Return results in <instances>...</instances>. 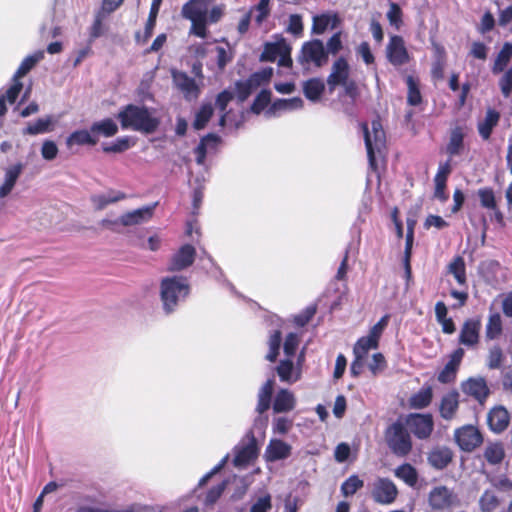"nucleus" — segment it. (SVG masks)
<instances>
[{
    "label": "nucleus",
    "instance_id": "13d9d810",
    "mask_svg": "<svg viewBox=\"0 0 512 512\" xmlns=\"http://www.w3.org/2000/svg\"><path fill=\"white\" fill-rule=\"evenodd\" d=\"M332 20H336V16L331 17L327 14H322L320 16H315L313 18V26L312 31L315 34H322L329 26Z\"/></svg>",
    "mask_w": 512,
    "mask_h": 512
},
{
    "label": "nucleus",
    "instance_id": "72a5a7b5",
    "mask_svg": "<svg viewBox=\"0 0 512 512\" xmlns=\"http://www.w3.org/2000/svg\"><path fill=\"white\" fill-rule=\"evenodd\" d=\"M160 9V5L151 4L148 20L145 24L143 33H136V41L139 44H144L152 36L156 24V18Z\"/></svg>",
    "mask_w": 512,
    "mask_h": 512
},
{
    "label": "nucleus",
    "instance_id": "393cba45",
    "mask_svg": "<svg viewBox=\"0 0 512 512\" xmlns=\"http://www.w3.org/2000/svg\"><path fill=\"white\" fill-rule=\"evenodd\" d=\"M24 166L21 163L15 164L5 171L4 183L0 186V197L5 198L14 188Z\"/></svg>",
    "mask_w": 512,
    "mask_h": 512
},
{
    "label": "nucleus",
    "instance_id": "c756f323",
    "mask_svg": "<svg viewBox=\"0 0 512 512\" xmlns=\"http://www.w3.org/2000/svg\"><path fill=\"white\" fill-rule=\"evenodd\" d=\"M303 100L300 97H293L290 99H277L272 103L267 114L275 115L277 112H290L299 110L303 107Z\"/></svg>",
    "mask_w": 512,
    "mask_h": 512
},
{
    "label": "nucleus",
    "instance_id": "09e8293b",
    "mask_svg": "<svg viewBox=\"0 0 512 512\" xmlns=\"http://www.w3.org/2000/svg\"><path fill=\"white\" fill-rule=\"evenodd\" d=\"M406 83L408 87L407 102L411 106H417L422 101V96L419 90L418 82L409 75L406 77Z\"/></svg>",
    "mask_w": 512,
    "mask_h": 512
},
{
    "label": "nucleus",
    "instance_id": "f704fd0d",
    "mask_svg": "<svg viewBox=\"0 0 512 512\" xmlns=\"http://www.w3.org/2000/svg\"><path fill=\"white\" fill-rule=\"evenodd\" d=\"M324 89V81L320 78H311L303 83V92L305 97L313 102L319 100Z\"/></svg>",
    "mask_w": 512,
    "mask_h": 512
},
{
    "label": "nucleus",
    "instance_id": "ddd939ff",
    "mask_svg": "<svg viewBox=\"0 0 512 512\" xmlns=\"http://www.w3.org/2000/svg\"><path fill=\"white\" fill-rule=\"evenodd\" d=\"M304 360V353L298 357L297 365H294L291 358L283 359L276 367V372L282 382L293 384L300 380L302 375L301 363Z\"/></svg>",
    "mask_w": 512,
    "mask_h": 512
},
{
    "label": "nucleus",
    "instance_id": "5701e85b",
    "mask_svg": "<svg viewBox=\"0 0 512 512\" xmlns=\"http://www.w3.org/2000/svg\"><path fill=\"white\" fill-rule=\"evenodd\" d=\"M459 407V393L456 390H452L445 394L440 402L439 412L442 418L445 420H451Z\"/></svg>",
    "mask_w": 512,
    "mask_h": 512
},
{
    "label": "nucleus",
    "instance_id": "864d4df0",
    "mask_svg": "<svg viewBox=\"0 0 512 512\" xmlns=\"http://www.w3.org/2000/svg\"><path fill=\"white\" fill-rule=\"evenodd\" d=\"M281 332L279 330H275L269 338L268 345H269V352L266 355V359L270 362H274L277 359V356L279 354V349L281 345Z\"/></svg>",
    "mask_w": 512,
    "mask_h": 512
},
{
    "label": "nucleus",
    "instance_id": "9d476101",
    "mask_svg": "<svg viewBox=\"0 0 512 512\" xmlns=\"http://www.w3.org/2000/svg\"><path fill=\"white\" fill-rule=\"evenodd\" d=\"M171 76L174 86L183 94L185 100L193 101L199 97L201 90L194 78L178 70H172Z\"/></svg>",
    "mask_w": 512,
    "mask_h": 512
},
{
    "label": "nucleus",
    "instance_id": "603ef678",
    "mask_svg": "<svg viewBox=\"0 0 512 512\" xmlns=\"http://www.w3.org/2000/svg\"><path fill=\"white\" fill-rule=\"evenodd\" d=\"M364 485V482L357 476L351 475L341 485V492L345 497L354 495Z\"/></svg>",
    "mask_w": 512,
    "mask_h": 512
},
{
    "label": "nucleus",
    "instance_id": "9b49d317",
    "mask_svg": "<svg viewBox=\"0 0 512 512\" xmlns=\"http://www.w3.org/2000/svg\"><path fill=\"white\" fill-rule=\"evenodd\" d=\"M455 441L461 450L471 452L481 445L483 437L473 425H465L455 431Z\"/></svg>",
    "mask_w": 512,
    "mask_h": 512
},
{
    "label": "nucleus",
    "instance_id": "37998d69",
    "mask_svg": "<svg viewBox=\"0 0 512 512\" xmlns=\"http://www.w3.org/2000/svg\"><path fill=\"white\" fill-rule=\"evenodd\" d=\"M432 397L433 392L431 387L421 389L419 392L411 396L410 406L415 409H423L431 403Z\"/></svg>",
    "mask_w": 512,
    "mask_h": 512
},
{
    "label": "nucleus",
    "instance_id": "1a4fd4ad",
    "mask_svg": "<svg viewBox=\"0 0 512 512\" xmlns=\"http://www.w3.org/2000/svg\"><path fill=\"white\" fill-rule=\"evenodd\" d=\"M458 502L457 495L448 487L440 485L434 487L428 494V504L431 509L439 511L450 509Z\"/></svg>",
    "mask_w": 512,
    "mask_h": 512
},
{
    "label": "nucleus",
    "instance_id": "ea45409f",
    "mask_svg": "<svg viewBox=\"0 0 512 512\" xmlns=\"http://www.w3.org/2000/svg\"><path fill=\"white\" fill-rule=\"evenodd\" d=\"M219 141V137L215 134L209 133L204 136L198 146L195 148L194 153L196 155V162L199 165H203L206 159L207 148L210 145H215Z\"/></svg>",
    "mask_w": 512,
    "mask_h": 512
},
{
    "label": "nucleus",
    "instance_id": "bf43d9fd",
    "mask_svg": "<svg viewBox=\"0 0 512 512\" xmlns=\"http://www.w3.org/2000/svg\"><path fill=\"white\" fill-rule=\"evenodd\" d=\"M131 146L128 136L117 138L111 145L104 146L103 151L107 153H120L127 150Z\"/></svg>",
    "mask_w": 512,
    "mask_h": 512
},
{
    "label": "nucleus",
    "instance_id": "0eeeda50",
    "mask_svg": "<svg viewBox=\"0 0 512 512\" xmlns=\"http://www.w3.org/2000/svg\"><path fill=\"white\" fill-rule=\"evenodd\" d=\"M404 424L416 438L421 440L429 438L434 429L431 414L411 413L405 418Z\"/></svg>",
    "mask_w": 512,
    "mask_h": 512
},
{
    "label": "nucleus",
    "instance_id": "423d86ee",
    "mask_svg": "<svg viewBox=\"0 0 512 512\" xmlns=\"http://www.w3.org/2000/svg\"><path fill=\"white\" fill-rule=\"evenodd\" d=\"M272 74V68H265L261 71L253 73L248 79L244 81L236 82L235 88L238 100L241 102L245 101L261 85L269 82Z\"/></svg>",
    "mask_w": 512,
    "mask_h": 512
},
{
    "label": "nucleus",
    "instance_id": "f03ea898",
    "mask_svg": "<svg viewBox=\"0 0 512 512\" xmlns=\"http://www.w3.org/2000/svg\"><path fill=\"white\" fill-rule=\"evenodd\" d=\"M189 294V284L184 277H165L160 284V297L165 313H172L178 303Z\"/></svg>",
    "mask_w": 512,
    "mask_h": 512
},
{
    "label": "nucleus",
    "instance_id": "39448f33",
    "mask_svg": "<svg viewBox=\"0 0 512 512\" xmlns=\"http://www.w3.org/2000/svg\"><path fill=\"white\" fill-rule=\"evenodd\" d=\"M298 61L301 65L313 64L315 67H322L328 62V53L323 42L319 39H313L302 45Z\"/></svg>",
    "mask_w": 512,
    "mask_h": 512
},
{
    "label": "nucleus",
    "instance_id": "e433bc0d",
    "mask_svg": "<svg viewBox=\"0 0 512 512\" xmlns=\"http://www.w3.org/2000/svg\"><path fill=\"white\" fill-rule=\"evenodd\" d=\"M91 132L96 137L98 135L112 137L117 134L118 126L111 118H105L101 121L94 122L91 125Z\"/></svg>",
    "mask_w": 512,
    "mask_h": 512
},
{
    "label": "nucleus",
    "instance_id": "0e129e2a",
    "mask_svg": "<svg viewBox=\"0 0 512 512\" xmlns=\"http://www.w3.org/2000/svg\"><path fill=\"white\" fill-rule=\"evenodd\" d=\"M298 344L299 337L296 333H289L286 336L283 349L287 358H291L295 355Z\"/></svg>",
    "mask_w": 512,
    "mask_h": 512
},
{
    "label": "nucleus",
    "instance_id": "49530a36",
    "mask_svg": "<svg viewBox=\"0 0 512 512\" xmlns=\"http://www.w3.org/2000/svg\"><path fill=\"white\" fill-rule=\"evenodd\" d=\"M448 269L449 273H451L454 276L459 285L466 284V267L464 259L462 257H456L449 264Z\"/></svg>",
    "mask_w": 512,
    "mask_h": 512
},
{
    "label": "nucleus",
    "instance_id": "4468645a",
    "mask_svg": "<svg viewBox=\"0 0 512 512\" xmlns=\"http://www.w3.org/2000/svg\"><path fill=\"white\" fill-rule=\"evenodd\" d=\"M398 495V490L395 484L387 478H379L375 481L372 497L376 503L391 504L394 502Z\"/></svg>",
    "mask_w": 512,
    "mask_h": 512
},
{
    "label": "nucleus",
    "instance_id": "052dcab7",
    "mask_svg": "<svg viewBox=\"0 0 512 512\" xmlns=\"http://www.w3.org/2000/svg\"><path fill=\"white\" fill-rule=\"evenodd\" d=\"M368 367L373 376H377L382 373L387 367V363L383 354H373L372 361L369 363Z\"/></svg>",
    "mask_w": 512,
    "mask_h": 512
},
{
    "label": "nucleus",
    "instance_id": "3c124183",
    "mask_svg": "<svg viewBox=\"0 0 512 512\" xmlns=\"http://www.w3.org/2000/svg\"><path fill=\"white\" fill-rule=\"evenodd\" d=\"M499 506V500L495 493L486 490L479 499V507L482 512H493Z\"/></svg>",
    "mask_w": 512,
    "mask_h": 512
},
{
    "label": "nucleus",
    "instance_id": "bb28decb",
    "mask_svg": "<svg viewBox=\"0 0 512 512\" xmlns=\"http://www.w3.org/2000/svg\"><path fill=\"white\" fill-rule=\"evenodd\" d=\"M500 120V113L492 108L487 109L485 118L478 123L479 135L488 140L492 134L494 127L497 126Z\"/></svg>",
    "mask_w": 512,
    "mask_h": 512
},
{
    "label": "nucleus",
    "instance_id": "7c9ffc66",
    "mask_svg": "<svg viewBox=\"0 0 512 512\" xmlns=\"http://www.w3.org/2000/svg\"><path fill=\"white\" fill-rule=\"evenodd\" d=\"M512 59V43L505 42L495 57L494 63L491 67V71L494 75L506 71V67Z\"/></svg>",
    "mask_w": 512,
    "mask_h": 512
},
{
    "label": "nucleus",
    "instance_id": "de8ad7c7",
    "mask_svg": "<svg viewBox=\"0 0 512 512\" xmlns=\"http://www.w3.org/2000/svg\"><path fill=\"white\" fill-rule=\"evenodd\" d=\"M286 47L287 45L282 43H267L261 54V60L275 62Z\"/></svg>",
    "mask_w": 512,
    "mask_h": 512
},
{
    "label": "nucleus",
    "instance_id": "c85d7f7f",
    "mask_svg": "<svg viewBox=\"0 0 512 512\" xmlns=\"http://www.w3.org/2000/svg\"><path fill=\"white\" fill-rule=\"evenodd\" d=\"M274 389V379H268L258 391V401L256 411L259 414L266 412L271 406L272 393Z\"/></svg>",
    "mask_w": 512,
    "mask_h": 512
},
{
    "label": "nucleus",
    "instance_id": "a19ab883",
    "mask_svg": "<svg viewBox=\"0 0 512 512\" xmlns=\"http://www.w3.org/2000/svg\"><path fill=\"white\" fill-rule=\"evenodd\" d=\"M395 476L403 480L410 487H414L418 481V474L416 469L408 463L397 467L395 470Z\"/></svg>",
    "mask_w": 512,
    "mask_h": 512
},
{
    "label": "nucleus",
    "instance_id": "412c9836",
    "mask_svg": "<svg viewBox=\"0 0 512 512\" xmlns=\"http://www.w3.org/2000/svg\"><path fill=\"white\" fill-rule=\"evenodd\" d=\"M291 451V445L280 439H271L265 450V458L270 462L284 460L291 455Z\"/></svg>",
    "mask_w": 512,
    "mask_h": 512
},
{
    "label": "nucleus",
    "instance_id": "a211bd4d",
    "mask_svg": "<svg viewBox=\"0 0 512 512\" xmlns=\"http://www.w3.org/2000/svg\"><path fill=\"white\" fill-rule=\"evenodd\" d=\"M196 255L195 248L190 244L183 245L171 258L170 271H181L192 265Z\"/></svg>",
    "mask_w": 512,
    "mask_h": 512
},
{
    "label": "nucleus",
    "instance_id": "dca6fc26",
    "mask_svg": "<svg viewBox=\"0 0 512 512\" xmlns=\"http://www.w3.org/2000/svg\"><path fill=\"white\" fill-rule=\"evenodd\" d=\"M350 79V67L344 57H339L334 61L331 72L327 77L329 92H333L337 86L345 84Z\"/></svg>",
    "mask_w": 512,
    "mask_h": 512
},
{
    "label": "nucleus",
    "instance_id": "4d7b16f0",
    "mask_svg": "<svg viewBox=\"0 0 512 512\" xmlns=\"http://www.w3.org/2000/svg\"><path fill=\"white\" fill-rule=\"evenodd\" d=\"M503 360V352L500 346L494 345L489 349L487 366L490 369H498Z\"/></svg>",
    "mask_w": 512,
    "mask_h": 512
},
{
    "label": "nucleus",
    "instance_id": "aec40b11",
    "mask_svg": "<svg viewBox=\"0 0 512 512\" xmlns=\"http://www.w3.org/2000/svg\"><path fill=\"white\" fill-rule=\"evenodd\" d=\"M481 321L479 319L466 320L459 334V343L467 347L475 346L479 341Z\"/></svg>",
    "mask_w": 512,
    "mask_h": 512
},
{
    "label": "nucleus",
    "instance_id": "8fccbe9b",
    "mask_svg": "<svg viewBox=\"0 0 512 512\" xmlns=\"http://www.w3.org/2000/svg\"><path fill=\"white\" fill-rule=\"evenodd\" d=\"M52 124L51 117L39 118L34 123H29L26 129L24 130V134L29 135H38L45 132L50 131V126Z\"/></svg>",
    "mask_w": 512,
    "mask_h": 512
},
{
    "label": "nucleus",
    "instance_id": "2f4dec72",
    "mask_svg": "<svg viewBox=\"0 0 512 512\" xmlns=\"http://www.w3.org/2000/svg\"><path fill=\"white\" fill-rule=\"evenodd\" d=\"M126 198L127 196L125 193L121 191L110 190L107 193L92 195L91 202L93 203L96 209L102 210L107 205L116 203Z\"/></svg>",
    "mask_w": 512,
    "mask_h": 512
},
{
    "label": "nucleus",
    "instance_id": "4be33fe9",
    "mask_svg": "<svg viewBox=\"0 0 512 512\" xmlns=\"http://www.w3.org/2000/svg\"><path fill=\"white\" fill-rule=\"evenodd\" d=\"M487 421L493 432L501 433L508 427L510 416L506 408L499 406L488 413Z\"/></svg>",
    "mask_w": 512,
    "mask_h": 512
},
{
    "label": "nucleus",
    "instance_id": "4c0bfd02",
    "mask_svg": "<svg viewBox=\"0 0 512 512\" xmlns=\"http://www.w3.org/2000/svg\"><path fill=\"white\" fill-rule=\"evenodd\" d=\"M378 341L372 338L369 334L358 339L353 348L354 357L357 359H366L368 353L372 349L378 347Z\"/></svg>",
    "mask_w": 512,
    "mask_h": 512
},
{
    "label": "nucleus",
    "instance_id": "58836bf2",
    "mask_svg": "<svg viewBox=\"0 0 512 512\" xmlns=\"http://www.w3.org/2000/svg\"><path fill=\"white\" fill-rule=\"evenodd\" d=\"M44 58V52L39 50L32 55L27 56L18 67L13 76V80L24 77L39 61Z\"/></svg>",
    "mask_w": 512,
    "mask_h": 512
},
{
    "label": "nucleus",
    "instance_id": "a18cd8bd",
    "mask_svg": "<svg viewBox=\"0 0 512 512\" xmlns=\"http://www.w3.org/2000/svg\"><path fill=\"white\" fill-rule=\"evenodd\" d=\"M505 456L503 446L500 443L490 444L484 451V457L492 465L500 464Z\"/></svg>",
    "mask_w": 512,
    "mask_h": 512
},
{
    "label": "nucleus",
    "instance_id": "f257e3e1",
    "mask_svg": "<svg viewBox=\"0 0 512 512\" xmlns=\"http://www.w3.org/2000/svg\"><path fill=\"white\" fill-rule=\"evenodd\" d=\"M116 117L123 130L137 131L142 134L154 133L161 123L160 118L155 115V109L145 105H125Z\"/></svg>",
    "mask_w": 512,
    "mask_h": 512
},
{
    "label": "nucleus",
    "instance_id": "cd10ccee",
    "mask_svg": "<svg viewBox=\"0 0 512 512\" xmlns=\"http://www.w3.org/2000/svg\"><path fill=\"white\" fill-rule=\"evenodd\" d=\"M453 453L447 447H437L428 455L429 464L436 469H444L452 461Z\"/></svg>",
    "mask_w": 512,
    "mask_h": 512
},
{
    "label": "nucleus",
    "instance_id": "e2e57ef3",
    "mask_svg": "<svg viewBox=\"0 0 512 512\" xmlns=\"http://www.w3.org/2000/svg\"><path fill=\"white\" fill-rule=\"evenodd\" d=\"M499 87L502 95L508 98L512 94V68L504 71L503 75L499 79Z\"/></svg>",
    "mask_w": 512,
    "mask_h": 512
},
{
    "label": "nucleus",
    "instance_id": "6e6552de",
    "mask_svg": "<svg viewBox=\"0 0 512 512\" xmlns=\"http://www.w3.org/2000/svg\"><path fill=\"white\" fill-rule=\"evenodd\" d=\"M247 441L240 442L234 448L233 464L235 467L244 468L249 465L258 455L256 439L252 432L246 436Z\"/></svg>",
    "mask_w": 512,
    "mask_h": 512
},
{
    "label": "nucleus",
    "instance_id": "b1692460",
    "mask_svg": "<svg viewBox=\"0 0 512 512\" xmlns=\"http://www.w3.org/2000/svg\"><path fill=\"white\" fill-rule=\"evenodd\" d=\"M296 406V398L288 389H280L273 401L274 413H286L292 411Z\"/></svg>",
    "mask_w": 512,
    "mask_h": 512
},
{
    "label": "nucleus",
    "instance_id": "6ab92c4d",
    "mask_svg": "<svg viewBox=\"0 0 512 512\" xmlns=\"http://www.w3.org/2000/svg\"><path fill=\"white\" fill-rule=\"evenodd\" d=\"M462 391L480 403H483L489 395V388L484 378H469L461 385Z\"/></svg>",
    "mask_w": 512,
    "mask_h": 512
},
{
    "label": "nucleus",
    "instance_id": "a878e982",
    "mask_svg": "<svg viewBox=\"0 0 512 512\" xmlns=\"http://www.w3.org/2000/svg\"><path fill=\"white\" fill-rule=\"evenodd\" d=\"M465 134L461 127H455L451 130L449 141L446 145V153L450 158L459 156L464 151Z\"/></svg>",
    "mask_w": 512,
    "mask_h": 512
},
{
    "label": "nucleus",
    "instance_id": "f8f14e48",
    "mask_svg": "<svg viewBox=\"0 0 512 512\" xmlns=\"http://www.w3.org/2000/svg\"><path fill=\"white\" fill-rule=\"evenodd\" d=\"M387 59L394 66H402L409 62L410 57L401 36L390 37L386 47Z\"/></svg>",
    "mask_w": 512,
    "mask_h": 512
},
{
    "label": "nucleus",
    "instance_id": "7ed1b4c3",
    "mask_svg": "<svg viewBox=\"0 0 512 512\" xmlns=\"http://www.w3.org/2000/svg\"><path fill=\"white\" fill-rule=\"evenodd\" d=\"M385 441L391 452L398 457H405L412 450L410 432L401 420H397L387 427Z\"/></svg>",
    "mask_w": 512,
    "mask_h": 512
},
{
    "label": "nucleus",
    "instance_id": "774afa93",
    "mask_svg": "<svg viewBox=\"0 0 512 512\" xmlns=\"http://www.w3.org/2000/svg\"><path fill=\"white\" fill-rule=\"evenodd\" d=\"M498 25L510 31L512 26V5L499 9L498 11Z\"/></svg>",
    "mask_w": 512,
    "mask_h": 512
},
{
    "label": "nucleus",
    "instance_id": "338daca9",
    "mask_svg": "<svg viewBox=\"0 0 512 512\" xmlns=\"http://www.w3.org/2000/svg\"><path fill=\"white\" fill-rule=\"evenodd\" d=\"M293 421L286 417H277L273 420V432L285 435L292 428Z\"/></svg>",
    "mask_w": 512,
    "mask_h": 512
},
{
    "label": "nucleus",
    "instance_id": "69168bd1",
    "mask_svg": "<svg viewBox=\"0 0 512 512\" xmlns=\"http://www.w3.org/2000/svg\"><path fill=\"white\" fill-rule=\"evenodd\" d=\"M190 21L192 24L190 33L205 39L207 37V17L191 19Z\"/></svg>",
    "mask_w": 512,
    "mask_h": 512
},
{
    "label": "nucleus",
    "instance_id": "79ce46f5",
    "mask_svg": "<svg viewBox=\"0 0 512 512\" xmlns=\"http://www.w3.org/2000/svg\"><path fill=\"white\" fill-rule=\"evenodd\" d=\"M272 508V497L268 492L253 496L249 512H268Z\"/></svg>",
    "mask_w": 512,
    "mask_h": 512
},
{
    "label": "nucleus",
    "instance_id": "2eb2a0df",
    "mask_svg": "<svg viewBox=\"0 0 512 512\" xmlns=\"http://www.w3.org/2000/svg\"><path fill=\"white\" fill-rule=\"evenodd\" d=\"M157 205L158 202H155L133 211L126 212L118 218L119 224L127 227L146 223L152 219Z\"/></svg>",
    "mask_w": 512,
    "mask_h": 512
},
{
    "label": "nucleus",
    "instance_id": "6e6d98bb",
    "mask_svg": "<svg viewBox=\"0 0 512 512\" xmlns=\"http://www.w3.org/2000/svg\"><path fill=\"white\" fill-rule=\"evenodd\" d=\"M270 100L271 91L266 89L261 90L260 93L256 96L251 106V110L256 114H259L270 103Z\"/></svg>",
    "mask_w": 512,
    "mask_h": 512
},
{
    "label": "nucleus",
    "instance_id": "20e7f679",
    "mask_svg": "<svg viewBox=\"0 0 512 512\" xmlns=\"http://www.w3.org/2000/svg\"><path fill=\"white\" fill-rule=\"evenodd\" d=\"M364 133L365 146L367 150V156L369 164L375 166V153H380L385 147L386 137L385 132L382 128V124L379 119H374L371 122V126L362 124Z\"/></svg>",
    "mask_w": 512,
    "mask_h": 512
},
{
    "label": "nucleus",
    "instance_id": "f3484780",
    "mask_svg": "<svg viewBox=\"0 0 512 512\" xmlns=\"http://www.w3.org/2000/svg\"><path fill=\"white\" fill-rule=\"evenodd\" d=\"M464 357V350L462 348H457L449 358V361L446 363L444 368L438 374V381L443 384H448L454 382L456 379L457 371L459 369L460 363Z\"/></svg>",
    "mask_w": 512,
    "mask_h": 512
},
{
    "label": "nucleus",
    "instance_id": "c9c22d12",
    "mask_svg": "<svg viewBox=\"0 0 512 512\" xmlns=\"http://www.w3.org/2000/svg\"><path fill=\"white\" fill-rule=\"evenodd\" d=\"M503 332L502 318L498 312L489 314L488 321L485 327V337L487 340H494L498 338Z\"/></svg>",
    "mask_w": 512,
    "mask_h": 512
},
{
    "label": "nucleus",
    "instance_id": "680f3d73",
    "mask_svg": "<svg viewBox=\"0 0 512 512\" xmlns=\"http://www.w3.org/2000/svg\"><path fill=\"white\" fill-rule=\"evenodd\" d=\"M387 19L391 26L399 29L402 24V11L398 4L390 3L389 10L387 12Z\"/></svg>",
    "mask_w": 512,
    "mask_h": 512
},
{
    "label": "nucleus",
    "instance_id": "c03bdc74",
    "mask_svg": "<svg viewBox=\"0 0 512 512\" xmlns=\"http://www.w3.org/2000/svg\"><path fill=\"white\" fill-rule=\"evenodd\" d=\"M213 115V107L211 103H204L199 108L198 112L195 115V120L193 122V127L196 130L203 129L210 118Z\"/></svg>",
    "mask_w": 512,
    "mask_h": 512
},
{
    "label": "nucleus",
    "instance_id": "5fc2aeb1",
    "mask_svg": "<svg viewBox=\"0 0 512 512\" xmlns=\"http://www.w3.org/2000/svg\"><path fill=\"white\" fill-rule=\"evenodd\" d=\"M477 194L483 208L488 210L495 209L497 204L494 191L491 188H481L478 190Z\"/></svg>",
    "mask_w": 512,
    "mask_h": 512
},
{
    "label": "nucleus",
    "instance_id": "473e14b6",
    "mask_svg": "<svg viewBox=\"0 0 512 512\" xmlns=\"http://www.w3.org/2000/svg\"><path fill=\"white\" fill-rule=\"evenodd\" d=\"M98 142V138L93 135L90 130L81 129L76 130L69 135L66 139V145L72 147L73 145H95Z\"/></svg>",
    "mask_w": 512,
    "mask_h": 512
}]
</instances>
